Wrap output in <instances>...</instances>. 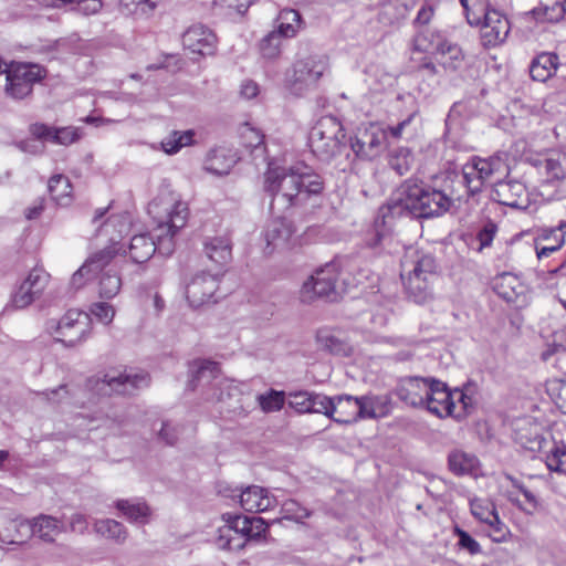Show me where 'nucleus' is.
<instances>
[{"mask_svg":"<svg viewBox=\"0 0 566 566\" xmlns=\"http://www.w3.org/2000/svg\"><path fill=\"white\" fill-rule=\"evenodd\" d=\"M148 213L157 227L154 233H139L132 237L127 253L132 262L146 263L158 251L168 256L175 250V235L182 229L189 216L188 205L169 190H163L148 205ZM126 253V250L124 251Z\"/></svg>","mask_w":566,"mask_h":566,"instance_id":"f257e3e1","label":"nucleus"},{"mask_svg":"<svg viewBox=\"0 0 566 566\" xmlns=\"http://www.w3.org/2000/svg\"><path fill=\"white\" fill-rule=\"evenodd\" d=\"M452 199L443 190L433 188L422 181L406 180L381 207L375 221L374 237L367 240L370 248H378L385 239V231L379 229L390 219L411 216L415 218H433L446 213Z\"/></svg>","mask_w":566,"mask_h":566,"instance_id":"f03ea898","label":"nucleus"},{"mask_svg":"<svg viewBox=\"0 0 566 566\" xmlns=\"http://www.w3.org/2000/svg\"><path fill=\"white\" fill-rule=\"evenodd\" d=\"M264 191L272 198L271 207L279 209L303 206L308 196L324 189L322 177L307 166L290 168L269 165L264 175Z\"/></svg>","mask_w":566,"mask_h":566,"instance_id":"7ed1b4c3","label":"nucleus"},{"mask_svg":"<svg viewBox=\"0 0 566 566\" xmlns=\"http://www.w3.org/2000/svg\"><path fill=\"white\" fill-rule=\"evenodd\" d=\"M369 271L356 259L334 260L317 269L302 285L300 297L304 303L316 298L335 302L349 289L364 283Z\"/></svg>","mask_w":566,"mask_h":566,"instance_id":"20e7f679","label":"nucleus"},{"mask_svg":"<svg viewBox=\"0 0 566 566\" xmlns=\"http://www.w3.org/2000/svg\"><path fill=\"white\" fill-rule=\"evenodd\" d=\"M400 276L408 296L417 304L432 298V284L437 279L434 258L418 249L409 248L401 260Z\"/></svg>","mask_w":566,"mask_h":566,"instance_id":"39448f33","label":"nucleus"},{"mask_svg":"<svg viewBox=\"0 0 566 566\" xmlns=\"http://www.w3.org/2000/svg\"><path fill=\"white\" fill-rule=\"evenodd\" d=\"M191 379L189 388L209 386L205 392V399L213 403H224L228 412H235L242 408L241 394L231 381L219 377V364L211 360H196L190 366Z\"/></svg>","mask_w":566,"mask_h":566,"instance_id":"423d86ee","label":"nucleus"},{"mask_svg":"<svg viewBox=\"0 0 566 566\" xmlns=\"http://www.w3.org/2000/svg\"><path fill=\"white\" fill-rule=\"evenodd\" d=\"M226 524L218 530L217 545L228 551H241L253 539H259L266 531L268 523L259 516L224 514Z\"/></svg>","mask_w":566,"mask_h":566,"instance_id":"0eeeda50","label":"nucleus"},{"mask_svg":"<svg viewBox=\"0 0 566 566\" xmlns=\"http://www.w3.org/2000/svg\"><path fill=\"white\" fill-rule=\"evenodd\" d=\"M345 133L340 122L333 116L319 118L308 135L312 153L321 161L329 163L346 148Z\"/></svg>","mask_w":566,"mask_h":566,"instance_id":"6e6552de","label":"nucleus"},{"mask_svg":"<svg viewBox=\"0 0 566 566\" xmlns=\"http://www.w3.org/2000/svg\"><path fill=\"white\" fill-rule=\"evenodd\" d=\"M328 69V57L323 54H311L297 59L286 72V85L293 94L302 95L315 88Z\"/></svg>","mask_w":566,"mask_h":566,"instance_id":"1a4fd4ad","label":"nucleus"},{"mask_svg":"<svg viewBox=\"0 0 566 566\" xmlns=\"http://www.w3.org/2000/svg\"><path fill=\"white\" fill-rule=\"evenodd\" d=\"M150 377L146 371L125 369L124 371L113 370L97 378L94 388L97 394L108 396L112 394L133 395L137 390L148 387Z\"/></svg>","mask_w":566,"mask_h":566,"instance_id":"9d476101","label":"nucleus"},{"mask_svg":"<svg viewBox=\"0 0 566 566\" xmlns=\"http://www.w3.org/2000/svg\"><path fill=\"white\" fill-rule=\"evenodd\" d=\"M46 329L55 339L66 346H75L87 338L91 332L90 315L76 311H69L60 321L50 319L46 323Z\"/></svg>","mask_w":566,"mask_h":566,"instance_id":"9b49d317","label":"nucleus"},{"mask_svg":"<svg viewBox=\"0 0 566 566\" xmlns=\"http://www.w3.org/2000/svg\"><path fill=\"white\" fill-rule=\"evenodd\" d=\"M44 76L45 70L39 64L11 62L6 76V92L13 98H23Z\"/></svg>","mask_w":566,"mask_h":566,"instance_id":"f8f14e48","label":"nucleus"},{"mask_svg":"<svg viewBox=\"0 0 566 566\" xmlns=\"http://www.w3.org/2000/svg\"><path fill=\"white\" fill-rule=\"evenodd\" d=\"M470 511L493 542L503 543L511 535L509 526L501 521L495 504L491 500L471 499Z\"/></svg>","mask_w":566,"mask_h":566,"instance_id":"ddd939ff","label":"nucleus"},{"mask_svg":"<svg viewBox=\"0 0 566 566\" xmlns=\"http://www.w3.org/2000/svg\"><path fill=\"white\" fill-rule=\"evenodd\" d=\"M108 208L96 209L92 223L96 227L95 237L105 239L109 244L104 249L112 248L115 255L119 252L116 248L125 233L129 231L130 220L127 214H113L104 219Z\"/></svg>","mask_w":566,"mask_h":566,"instance_id":"4468645a","label":"nucleus"},{"mask_svg":"<svg viewBox=\"0 0 566 566\" xmlns=\"http://www.w3.org/2000/svg\"><path fill=\"white\" fill-rule=\"evenodd\" d=\"M387 130L377 124L361 125L350 139V148L361 159H373L384 149Z\"/></svg>","mask_w":566,"mask_h":566,"instance_id":"2eb2a0df","label":"nucleus"},{"mask_svg":"<svg viewBox=\"0 0 566 566\" xmlns=\"http://www.w3.org/2000/svg\"><path fill=\"white\" fill-rule=\"evenodd\" d=\"M220 275L199 271L186 284V297L192 307H200L216 302L214 296L219 289Z\"/></svg>","mask_w":566,"mask_h":566,"instance_id":"dca6fc26","label":"nucleus"},{"mask_svg":"<svg viewBox=\"0 0 566 566\" xmlns=\"http://www.w3.org/2000/svg\"><path fill=\"white\" fill-rule=\"evenodd\" d=\"M50 281V274L42 268H34L13 293L11 305L21 310L41 295Z\"/></svg>","mask_w":566,"mask_h":566,"instance_id":"f3484780","label":"nucleus"},{"mask_svg":"<svg viewBox=\"0 0 566 566\" xmlns=\"http://www.w3.org/2000/svg\"><path fill=\"white\" fill-rule=\"evenodd\" d=\"M416 38V49L426 51L434 61L443 67L455 69L462 59L461 49L457 44L447 41L446 38Z\"/></svg>","mask_w":566,"mask_h":566,"instance_id":"a211bd4d","label":"nucleus"},{"mask_svg":"<svg viewBox=\"0 0 566 566\" xmlns=\"http://www.w3.org/2000/svg\"><path fill=\"white\" fill-rule=\"evenodd\" d=\"M452 394L453 390H450L446 382L433 378L423 408L439 418L459 416L457 403L452 400Z\"/></svg>","mask_w":566,"mask_h":566,"instance_id":"6ab92c4d","label":"nucleus"},{"mask_svg":"<svg viewBox=\"0 0 566 566\" xmlns=\"http://www.w3.org/2000/svg\"><path fill=\"white\" fill-rule=\"evenodd\" d=\"M433 377L410 376L400 379L396 389L397 397L415 408H423Z\"/></svg>","mask_w":566,"mask_h":566,"instance_id":"aec40b11","label":"nucleus"},{"mask_svg":"<svg viewBox=\"0 0 566 566\" xmlns=\"http://www.w3.org/2000/svg\"><path fill=\"white\" fill-rule=\"evenodd\" d=\"M294 233L293 223L287 219L277 218L271 220L264 232L268 252L272 253L275 250L287 249L293 241Z\"/></svg>","mask_w":566,"mask_h":566,"instance_id":"412c9836","label":"nucleus"},{"mask_svg":"<svg viewBox=\"0 0 566 566\" xmlns=\"http://www.w3.org/2000/svg\"><path fill=\"white\" fill-rule=\"evenodd\" d=\"M332 420L343 424L363 420L361 397L346 394L334 396Z\"/></svg>","mask_w":566,"mask_h":566,"instance_id":"4be33fe9","label":"nucleus"},{"mask_svg":"<svg viewBox=\"0 0 566 566\" xmlns=\"http://www.w3.org/2000/svg\"><path fill=\"white\" fill-rule=\"evenodd\" d=\"M114 256L115 250L112 248L97 251L72 275L71 285L75 289H80L84 284V277H86V280L95 277L97 271H102L104 266H108Z\"/></svg>","mask_w":566,"mask_h":566,"instance_id":"5701e85b","label":"nucleus"},{"mask_svg":"<svg viewBox=\"0 0 566 566\" xmlns=\"http://www.w3.org/2000/svg\"><path fill=\"white\" fill-rule=\"evenodd\" d=\"M497 201L507 207L524 209L527 207V190L523 182L517 180L496 182L494 189Z\"/></svg>","mask_w":566,"mask_h":566,"instance_id":"b1692460","label":"nucleus"},{"mask_svg":"<svg viewBox=\"0 0 566 566\" xmlns=\"http://www.w3.org/2000/svg\"><path fill=\"white\" fill-rule=\"evenodd\" d=\"M31 135L43 142H52L59 145H71L80 139L78 129L75 127L55 128L45 124L35 123L30 126Z\"/></svg>","mask_w":566,"mask_h":566,"instance_id":"393cba45","label":"nucleus"},{"mask_svg":"<svg viewBox=\"0 0 566 566\" xmlns=\"http://www.w3.org/2000/svg\"><path fill=\"white\" fill-rule=\"evenodd\" d=\"M241 506L249 512H265L277 505L274 496L259 485L248 486L239 494Z\"/></svg>","mask_w":566,"mask_h":566,"instance_id":"a878e982","label":"nucleus"},{"mask_svg":"<svg viewBox=\"0 0 566 566\" xmlns=\"http://www.w3.org/2000/svg\"><path fill=\"white\" fill-rule=\"evenodd\" d=\"M566 156L563 154H551L537 160L536 169L541 176L542 186L558 182L566 177Z\"/></svg>","mask_w":566,"mask_h":566,"instance_id":"bb28decb","label":"nucleus"},{"mask_svg":"<svg viewBox=\"0 0 566 566\" xmlns=\"http://www.w3.org/2000/svg\"><path fill=\"white\" fill-rule=\"evenodd\" d=\"M203 251L209 260L221 266L227 265L232 259V243L227 233L206 237Z\"/></svg>","mask_w":566,"mask_h":566,"instance_id":"cd10ccee","label":"nucleus"},{"mask_svg":"<svg viewBox=\"0 0 566 566\" xmlns=\"http://www.w3.org/2000/svg\"><path fill=\"white\" fill-rule=\"evenodd\" d=\"M25 526L32 535L38 536L44 542L52 543L55 537L64 531L61 521L51 515H40L32 521H25L20 524Z\"/></svg>","mask_w":566,"mask_h":566,"instance_id":"c85d7f7f","label":"nucleus"},{"mask_svg":"<svg viewBox=\"0 0 566 566\" xmlns=\"http://www.w3.org/2000/svg\"><path fill=\"white\" fill-rule=\"evenodd\" d=\"M495 293L507 303H517L524 296L526 286L512 273H503L495 279Z\"/></svg>","mask_w":566,"mask_h":566,"instance_id":"c756f323","label":"nucleus"},{"mask_svg":"<svg viewBox=\"0 0 566 566\" xmlns=\"http://www.w3.org/2000/svg\"><path fill=\"white\" fill-rule=\"evenodd\" d=\"M476 166V171L483 184H494L507 172V166L505 161L499 156H492L490 158L473 157Z\"/></svg>","mask_w":566,"mask_h":566,"instance_id":"7c9ffc66","label":"nucleus"},{"mask_svg":"<svg viewBox=\"0 0 566 566\" xmlns=\"http://www.w3.org/2000/svg\"><path fill=\"white\" fill-rule=\"evenodd\" d=\"M235 163L237 157L231 153V150L226 148H218L211 150L208 154L203 168L210 174L223 176L230 172Z\"/></svg>","mask_w":566,"mask_h":566,"instance_id":"2f4dec72","label":"nucleus"},{"mask_svg":"<svg viewBox=\"0 0 566 566\" xmlns=\"http://www.w3.org/2000/svg\"><path fill=\"white\" fill-rule=\"evenodd\" d=\"M242 145L250 149L254 159H265L264 134L253 124L245 122L239 128Z\"/></svg>","mask_w":566,"mask_h":566,"instance_id":"473e14b6","label":"nucleus"},{"mask_svg":"<svg viewBox=\"0 0 566 566\" xmlns=\"http://www.w3.org/2000/svg\"><path fill=\"white\" fill-rule=\"evenodd\" d=\"M361 406L363 420L384 418L391 411V400L387 395L361 396Z\"/></svg>","mask_w":566,"mask_h":566,"instance_id":"72a5a7b5","label":"nucleus"},{"mask_svg":"<svg viewBox=\"0 0 566 566\" xmlns=\"http://www.w3.org/2000/svg\"><path fill=\"white\" fill-rule=\"evenodd\" d=\"M566 12V8L558 1L541 4L526 13V19H531V23L544 24L556 23L560 21Z\"/></svg>","mask_w":566,"mask_h":566,"instance_id":"f704fd0d","label":"nucleus"},{"mask_svg":"<svg viewBox=\"0 0 566 566\" xmlns=\"http://www.w3.org/2000/svg\"><path fill=\"white\" fill-rule=\"evenodd\" d=\"M449 469L457 475H476L479 459L462 450H454L448 457Z\"/></svg>","mask_w":566,"mask_h":566,"instance_id":"c9c22d12","label":"nucleus"},{"mask_svg":"<svg viewBox=\"0 0 566 566\" xmlns=\"http://www.w3.org/2000/svg\"><path fill=\"white\" fill-rule=\"evenodd\" d=\"M116 509L130 522L145 524L150 515V509L140 500H118Z\"/></svg>","mask_w":566,"mask_h":566,"instance_id":"e433bc0d","label":"nucleus"},{"mask_svg":"<svg viewBox=\"0 0 566 566\" xmlns=\"http://www.w3.org/2000/svg\"><path fill=\"white\" fill-rule=\"evenodd\" d=\"M106 268L95 275L98 276V295L101 298H113L122 289V277L114 269Z\"/></svg>","mask_w":566,"mask_h":566,"instance_id":"4c0bfd02","label":"nucleus"},{"mask_svg":"<svg viewBox=\"0 0 566 566\" xmlns=\"http://www.w3.org/2000/svg\"><path fill=\"white\" fill-rule=\"evenodd\" d=\"M557 60V55L552 53H542L537 55L530 65L531 77L534 81L545 82L556 70Z\"/></svg>","mask_w":566,"mask_h":566,"instance_id":"58836bf2","label":"nucleus"},{"mask_svg":"<svg viewBox=\"0 0 566 566\" xmlns=\"http://www.w3.org/2000/svg\"><path fill=\"white\" fill-rule=\"evenodd\" d=\"M49 192L53 201L59 206H69L72 202V185L66 176H52L48 184Z\"/></svg>","mask_w":566,"mask_h":566,"instance_id":"ea45409f","label":"nucleus"},{"mask_svg":"<svg viewBox=\"0 0 566 566\" xmlns=\"http://www.w3.org/2000/svg\"><path fill=\"white\" fill-rule=\"evenodd\" d=\"M275 25L277 35H295L302 29L301 14L296 10L284 9L279 13Z\"/></svg>","mask_w":566,"mask_h":566,"instance_id":"a19ab883","label":"nucleus"},{"mask_svg":"<svg viewBox=\"0 0 566 566\" xmlns=\"http://www.w3.org/2000/svg\"><path fill=\"white\" fill-rule=\"evenodd\" d=\"M42 3L51 8H70L84 14H94L102 8L101 0H42Z\"/></svg>","mask_w":566,"mask_h":566,"instance_id":"79ce46f5","label":"nucleus"},{"mask_svg":"<svg viewBox=\"0 0 566 566\" xmlns=\"http://www.w3.org/2000/svg\"><path fill=\"white\" fill-rule=\"evenodd\" d=\"M484 30L482 35H509L510 23L507 18L502 15L496 10H491L482 18L481 23Z\"/></svg>","mask_w":566,"mask_h":566,"instance_id":"37998d69","label":"nucleus"},{"mask_svg":"<svg viewBox=\"0 0 566 566\" xmlns=\"http://www.w3.org/2000/svg\"><path fill=\"white\" fill-rule=\"evenodd\" d=\"M94 531L103 537L113 539L119 544L124 543L127 538V531L125 526L111 518L95 521Z\"/></svg>","mask_w":566,"mask_h":566,"instance_id":"c03bdc74","label":"nucleus"},{"mask_svg":"<svg viewBox=\"0 0 566 566\" xmlns=\"http://www.w3.org/2000/svg\"><path fill=\"white\" fill-rule=\"evenodd\" d=\"M193 137L195 132L192 129L172 130L161 140V148L168 155L177 154L181 148L192 145Z\"/></svg>","mask_w":566,"mask_h":566,"instance_id":"a18cd8bd","label":"nucleus"},{"mask_svg":"<svg viewBox=\"0 0 566 566\" xmlns=\"http://www.w3.org/2000/svg\"><path fill=\"white\" fill-rule=\"evenodd\" d=\"M506 479L512 483V485L516 490H518L524 495L525 504H523L518 499L514 497L511 492H509L507 494L509 501L516 505L523 512L527 514H533L538 506V500L535 496V494L531 492L520 480L511 475H506Z\"/></svg>","mask_w":566,"mask_h":566,"instance_id":"49530a36","label":"nucleus"},{"mask_svg":"<svg viewBox=\"0 0 566 566\" xmlns=\"http://www.w3.org/2000/svg\"><path fill=\"white\" fill-rule=\"evenodd\" d=\"M546 465L549 471L566 474V444L554 441L546 454Z\"/></svg>","mask_w":566,"mask_h":566,"instance_id":"de8ad7c7","label":"nucleus"},{"mask_svg":"<svg viewBox=\"0 0 566 566\" xmlns=\"http://www.w3.org/2000/svg\"><path fill=\"white\" fill-rule=\"evenodd\" d=\"M471 25H480L482 18L491 12L489 0H459Z\"/></svg>","mask_w":566,"mask_h":566,"instance_id":"09e8293b","label":"nucleus"},{"mask_svg":"<svg viewBox=\"0 0 566 566\" xmlns=\"http://www.w3.org/2000/svg\"><path fill=\"white\" fill-rule=\"evenodd\" d=\"M497 231L499 228L494 221H485L481 228L478 229L471 247L478 252H482L485 248H490L497 234Z\"/></svg>","mask_w":566,"mask_h":566,"instance_id":"8fccbe9b","label":"nucleus"},{"mask_svg":"<svg viewBox=\"0 0 566 566\" xmlns=\"http://www.w3.org/2000/svg\"><path fill=\"white\" fill-rule=\"evenodd\" d=\"M286 395L284 391L270 389L265 394H261L256 397L259 406L263 412L270 413L280 411L285 403Z\"/></svg>","mask_w":566,"mask_h":566,"instance_id":"3c124183","label":"nucleus"},{"mask_svg":"<svg viewBox=\"0 0 566 566\" xmlns=\"http://www.w3.org/2000/svg\"><path fill=\"white\" fill-rule=\"evenodd\" d=\"M182 45L193 55L205 56L214 52L217 38H182Z\"/></svg>","mask_w":566,"mask_h":566,"instance_id":"603ef678","label":"nucleus"},{"mask_svg":"<svg viewBox=\"0 0 566 566\" xmlns=\"http://www.w3.org/2000/svg\"><path fill=\"white\" fill-rule=\"evenodd\" d=\"M413 156L408 148H399L389 157V167L399 176L406 175L413 165Z\"/></svg>","mask_w":566,"mask_h":566,"instance_id":"864d4df0","label":"nucleus"},{"mask_svg":"<svg viewBox=\"0 0 566 566\" xmlns=\"http://www.w3.org/2000/svg\"><path fill=\"white\" fill-rule=\"evenodd\" d=\"M462 182L467 187L468 193L471 196L480 192L483 188L473 158L462 168Z\"/></svg>","mask_w":566,"mask_h":566,"instance_id":"5fc2aeb1","label":"nucleus"},{"mask_svg":"<svg viewBox=\"0 0 566 566\" xmlns=\"http://www.w3.org/2000/svg\"><path fill=\"white\" fill-rule=\"evenodd\" d=\"M418 111L411 112L405 119L396 125L388 126L389 133L394 138L410 137L416 133V120L418 119Z\"/></svg>","mask_w":566,"mask_h":566,"instance_id":"6e6d98bb","label":"nucleus"},{"mask_svg":"<svg viewBox=\"0 0 566 566\" xmlns=\"http://www.w3.org/2000/svg\"><path fill=\"white\" fill-rule=\"evenodd\" d=\"M333 399L334 397H328L318 392H312L311 405L313 406H310L311 411L308 413H322L332 419Z\"/></svg>","mask_w":566,"mask_h":566,"instance_id":"4d7b16f0","label":"nucleus"},{"mask_svg":"<svg viewBox=\"0 0 566 566\" xmlns=\"http://www.w3.org/2000/svg\"><path fill=\"white\" fill-rule=\"evenodd\" d=\"M128 13L135 17L149 15L157 6V0H122Z\"/></svg>","mask_w":566,"mask_h":566,"instance_id":"13d9d810","label":"nucleus"},{"mask_svg":"<svg viewBox=\"0 0 566 566\" xmlns=\"http://www.w3.org/2000/svg\"><path fill=\"white\" fill-rule=\"evenodd\" d=\"M417 0H388V2L384 6L385 14H392V18L398 20L413 9Z\"/></svg>","mask_w":566,"mask_h":566,"instance_id":"bf43d9fd","label":"nucleus"},{"mask_svg":"<svg viewBox=\"0 0 566 566\" xmlns=\"http://www.w3.org/2000/svg\"><path fill=\"white\" fill-rule=\"evenodd\" d=\"M313 391L300 390L289 392V406L298 413H308L311 411V397Z\"/></svg>","mask_w":566,"mask_h":566,"instance_id":"052dcab7","label":"nucleus"},{"mask_svg":"<svg viewBox=\"0 0 566 566\" xmlns=\"http://www.w3.org/2000/svg\"><path fill=\"white\" fill-rule=\"evenodd\" d=\"M453 533L459 538L458 546L460 549L467 551L471 555L481 553V545L468 532L455 526Z\"/></svg>","mask_w":566,"mask_h":566,"instance_id":"680f3d73","label":"nucleus"},{"mask_svg":"<svg viewBox=\"0 0 566 566\" xmlns=\"http://www.w3.org/2000/svg\"><path fill=\"white\" fill-rule=\"evenodd\" d=\"M548 392L556 407L566 413V380H555L549 384Z\"/></svg>","mask_w":566,"mask_h":566,"instance_id":"e2e57ef3","label":"nucleus"},{"mask_svg":"<svg viewBox=\"0 0 566 566\" xmlns=\"http://www.w3.org/2000/svg\"><path fill=\"white\" fill-rule=\"evenodd\" d=\"M566 235V221H560L557 227L539 229L537 240L546 242V244L555 243L558 239L565 240Z\"/></svg>","mask_w":566,"mask_h":566,"instance_id":"0e129e2a","label":"nucleus"},{"mask_svg":"<svg viewBox=\"0 0 566 566\" xmlns=\"http://www.w3.org/2000/svg\"><path fill=\"white\" fill-rule=\"evenodd\" d=\"M90 311L96 319L106 325L112 323L115 316L114 306L105 302L93 303Z\"/></svg>","mask_w":566,"mask_h":566,"instance_id":"69168bd1","label":"nucleus"},{"mask_svg":"<svg viewBox=\"0 0 566 566\" xmlns=\"http://www.w3.org/2000/svg\"><path fill=\"white\" fill-rule=\"evenodd\" d=\"M281 38H262L258 48L264 59H275L281 53Z\"/></svg>","mask_w":566,"mask_h":566,"instance_id":"338daca9","label":"nucleus"},{"mask_svg":"<svg viewBox=\"0 0 566 566\" xmlns=\"http://www.w3.org/2000/svg\"><path fill=\"white\" fill-rule=\"evenodd\" d=\"M179 433H180L179 426L172 424L169 421H163L158 437L165 443H167L169 446H174L178 440Z\"/></svg>","mask_w":566,"mask_h":566,"instance_id":"774afa93","label":"nucleus"}]
</instances>
